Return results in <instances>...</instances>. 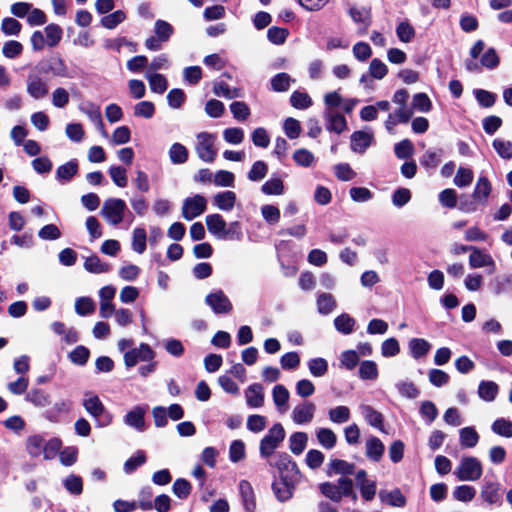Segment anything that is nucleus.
<instances>
[{"label":"nucleus","mask_w":512,"mask_h":512,"mask_svg":"<svg viewBox=\"0 0 512 512\" xmlns=\"http://www.w3.org/2000/svg\"><path fill=\"white\" fill-rule=\"evenodd\" d=\"M83 407L94 418L99 427H106L112 423V415L106 410L99 397L91 392H86L83 399Z\"/></svg>","instance_id":"obj_1"},{"label":"nucleus","mask_w":512,"mask_h":512,"mask_svg":"<svg viewBox=\"0 0 512 512\" xmlns=\"http://www.w3.org/2000/svg\"><path fill=\"white\" fill-rule=\"evenodd\" d=\"M269 465L278 470L280 479L285 481L298 482L300 479V471L295 461L287 453H279L269 461Z\"/></svg>","instance_id":"obj_2"},{"label":"nucleus","mask_w":512,"mask_h":512,"mask_svg":"<svg viewBox=\"0 0 512 512\" xmlns=\"http://www.w3.org/2000/svg\"><path fill=\"white\" fill-rule=\"evenodd\" d=\"M285 430L281 423H275L262 438L259 445V452L262 458H269L284 441Z\"/></svg>","instance_id":"obj_3"},{"label":"nucleus","mask_w":512,"mask_h":512,"mask_svg":"<svg viewBox=\"0 0 512 512\" xmlns=\"http://www.w3.org/2000/svg\"><path fill=\"white\" fill-rule=\"evenodd\" d=\"M127 210L128 208L124 200L108 198L104 201L100 213L109 224L116 226L124 220Z\"/></svg>","instance_id":"obj_4"},{"label":"nucleus","mask_w":512,"mask_h":512,"mask_svg":"<svg viewBox=\"0 0 512 512\" xmlns=\"http://www.w3.org/2000/svg\"><path fill=\"white\" fill-rule=\"evenodd\" d=\"M483 473L481 462L473 456L463 457L454 474L460 481H476Z\"/></svg>","instance_id":"obj_5"},{"label":"nucleus","mask_w":512,"mask_h":512,"mask_svg":"<svg viewBox=\"0 0 512 512\" xmlns=\"http://www.w3.org/2000/svg\"><path fill=\"white\" fill-rule=\"evenodd\" d=\"M196 139L195 150L198 157L207 163L214 162L217 156V150L214 147L216 136L208 132H201L197 134Z\"/></svg>","instance_id":"obj_6"},{"label":"nucleus","mask_w":512,"mask_h":512,"mask_svg":"<svg viewBox=\"0 0 512 512\" xmlns=\"http://www.w3.org/2000/svg\"><path fill=\"white\" fill-rule=\"evenodd\" d=\"M42 75L37 69L33 68L26 79L27 94L34 100L44 99L49 93L48 83Z\"/></svg>","instance_id":"obj_7"},{"label":"nucleus","mask_w":512,"mask_h":512,"mask_svg":"<svg viewBox=\"0 0 512 512\" xmlns=\"http://www.w3.org/2000/svg\"><path fill=\"white\" fill-rule=\"evenodd\" d=\"M34 68L43 75L51 74L56 77H68L67 65L60 56H52L42 60Z\"/></svg>","instance_id":"obj_8"},{"label":"nucleus","mask_w":512,"mask_h":512,"mask_svg":"<svg viewBox=\"0 0 512 512\" xmlns=\"http://www.w3.org/2000/svg\"><path fill=\"white\" fill-rule=\"evenodd\" d=\"M155 352L146 344L141 343L137 348H131L124 353V363L127 368L134 367L138 362H150L155 358Z\"/></svg>","instance_id":"obj_9"},{"label":"nucleus","mask_w":512,"mask_h":512,"mask_svg":"<svg viewBox=\"0 0 512 512\" xmlns=\"http://www.w3.org/2000/svg\"><path fill=\"white\" fill-rule=\"evenodd\" d=\"M205 303L215 314H227L233 309V305L227 295L220 289L215 290L205 297Z\"/></svg>","instance_id":"obj_10"},{"label":"nucleus","mask_w":512,"mask_h":512,"mask_svg":"<svg viewBox=\"0 0 512 512\" xmlns=\"http://www.w3.org/2000/svg\"><path fill=\"white\" fill-rule=\"evenodd\" d=\"M206 206L207 200L204 196L196 194L193 197H188L182 205V216L188 221L193 220L206 210Z\"/></svg>","instance_id":"obj_11"},{"label":"nucleus","mask_w":512,"mask_h":512,"mask_svg":"<svg viewBox=\"0 0 512 512\" xmlns=\"http://www.w3.org/2000/svg\"><path fill=\"white\" fill-rule=\"evenodd\" d=\"M316 411V405L311 401H303L296 405L292 411L291 418L297 425L310 423Z\"/></svg>","instance_id":"obj_12"},{"label":"nucleus","mask_w":512,"mask_h":512,"mask_svg":"<svg viewBox=\"0 0 512 512\" xmlns=\"http://www.w3.org/2000/svg\"><path fill=\"white\" fill-rule=\"evenodd\" d=\"M323 118L325 121V128L329 132L341 134L347 130L346 118L337 111H323Z\"/></svg>","instance_id":"obj_13"},{"label":"nucleus","mask_w":512,"mask_h":512,"mask_svg":"<svg viewBox=\"0 0 512 512\" xmlns=\"http://www.w3.org/2000/svg\"><path fill=\"white\" fill-rule=\"evenodd\" d=\"M413 115V109L409 107H399L394 112L389 113L385 121V128L389 134L395 133V127L400 123H408Z\"/></svg>","instance_id":"obj_14"},{"label":"nucleus","mask_w":512,"mask_h":512,"mask_svg":"<svg viewBox=\"0 0 512 512\" xmlns=\"http://www.w3.org/2000/svg\"><path fill=\"white\" fill-rule=\"evenodd\" d=\"M355 479L361 496L366 501H371L376 495V482L367 478V472L360 469L355 474Z\"/></svg>","instance_id":"obj_15"},{"label":"nucleus","mask_w":512,"mask_h":512,"mask_svg":"<svg viewBox=\"0 0 512 512\" xmlns=\"http://www.w3.org/2000/svg\"><path fill=\"white\" fill-rule=\"evenodd\" d=\"M469 266L472 269L489 267L490 273H493L496 269V264L492 256L476 246L473 247L469 256Z\"/></svg>","instance_id":"obj_16"},{"label":"nucleus","mask_w":512,"mask_h":512,"mask_svg":"<svg viewBox=\"0 0 512 512\" xmlns=\"http://www.w3.org/2000/svg\"><path fill=\"white\" fill-rule=\"evenodd\" d=\"M480 496L489 505H500L502 502V489L500 483L493 481L485 482L482 486Z\"/></svg>","instance_id":"obj_17"},{"label":"nucleus","mask_w":512,"mask_h":512,"mask_svg":"<svg viewBox=\"0 0 512 512\" xmlns=\"http://www.w3.org/2000/svg\"><path fill=\"white\" fill-rule=\"evenodd\" d=\"M374 141L373 133L366 131H355L350 137V148L353 152L363 154Z\"/></svg>","instance_id":"obj_18"},{"label":"nucleus","mask_w":512,"mask_h":512,"mask_svg":"<svg viewBox=\"0 0 512 512\" xmlns=\"http://www.w3.org/2000/svg\"><path fill=\"white\" fill-rule=\"evenodd\" d=\"M72 403L70 400L61 399L43 413V417L51 423H58L61 417L68 414L71 410Z\"/></svg>","instance_id":"obj_19"},{"label":"nucleus","mask_w":512,"mask_h":512,"mask_svg":"<svg viewBox=\"0 0 512 512\" xmlns=\"http://www.w3.org/2000/svg\"><path fill=\"white\" fill-rule=\"evenodd\" d=\"M145 409L141 406H135L124 416V423L139 432H143L145 425Z\"/></svg>","instance_id":"obj_20"},{"label":"nucleus","mask_w":512,"mask_h":512,"mask_svg":"<svg viewBox=\"0 0 512 512\" xmlns=\"http://www.w3.org/2000/svg\"><path fill=\"white\" fill-rule=\"evenodd\" d=\"M359 410L365 421L371 425L379 429L380 431H384V417L382 413L375 410L372 406L367 404H361L359 406Z\"/></svg>","instance_id":"obj_21"},{"label":"nucleus","mask_w":512,"mask_h":512,"mask_svg":"<svg viewBox=\"0 0 512 512\" xmlns=\"http://www.w3.org/2000/svg\"><path fill=\"white\" fill-rule=\"evenodd\" d=\"M385 446L383 442L376 436H370L365 443V455L373 461L379 462L384 454Z\"/></svg>","instance_id":"obj_22"},{"label":"nucleus","mask_w":512,"mask_h":512,"mask_svg":"<svg viewBox=\"0 0 512 512\" xmlns=\"http://www.w3.org/2000/svg\"><path fill=\"white\" fill-rule=\"evenodd\" d=\"M295 481H285L284 479H280L278 481H274L272 483V490L280 502H286L293 496V491L295 488Z\"/></svg>","instance_id":"obj_23"},{"label":"nucleus","mask_w":512,"mask_h":512,"mask_svg":"<svg viewBox=\"0 0 512 512\" xmlns=\"http://www.w3.org/2000/svg\"><path fill=\"white\" fill-rule=\"evenodd\" d=\"M245 398L247 405L251 408H260L264 404L263 386L254 383L245 390Z\"/></svg>","instance_id":"obj_24"},{"label":"nucleus","mask_w":512,"mask_h":512,"mask_svg":"<svg viewBox=\"0 0 512 512\" xmlns=\"http://www.w3.org/2000/svg\"><path fill=\"white\" fill-rule=\"evenodd\" d=\"M239 492L245 511L254 512L256 508L255 494L251 484L247 480L240 481Z\"/></svg>","instance_id":"obj_25"},{"label":"nucleus","mask_w":512,"mask_h":512,"mask_svg":"<svg viewBox=\"0 0 512 512\" xmlns=\"http://www.w3.org/2000/svg\"><path fill=\"white\" fill-rule=\"evenodd\" d=\"M492 191L490 181L485 176H480L476 182L472 197L479 204H486Z\"/></svg>","instance_id":"obj_26"},{"label":"nucleus","mask_w":512,"mask_h":512,"mask_svg":"<svg viewBox=\"0 0 512 512\" xmlns=\"http://www.w3.org/2000/svg\"><path fill=\"white\" fill-rule=\"evenodd\" d=\"M289 397V391L284 385L277 384L274 386L272 390V398L279 413L283 414L288 410Z\"/></svg>","instance_id":"obj_27"},{"label":"nucleus","mask_w":512,"mask_h":512,"mask_svg":"<svg viewBox=\"0 0 512 512\" xmlns=\"http://www.w3.org/2000/svg\"><path fill=\"white\" fill-rule=\"evenodd\" d=\"M236 203V194L227 190L219 192L213 197V204L222 211H231Z\"/></svg>","instance_id":"obj_28"},{"label":"nucleus","mask_w":512,"mask_h":512,"mask_svg":"<svg viewBox=\"0 0 512 512\" xmlns=\"http://www.w3.org/2000/svg\"><path fill=\"white\" fill-rule=\"evenodd\" d=\"M205 220L209 233L217 239H221L227 226L224 218L220 214H210L206 216Z\"/></svg>","instance_id":"obj_29"},{"label":"nucleus","mask_w":512,"mask_h":512,"mask_svg":"<svg viewBox=\"0 0 512 512\" xmlns=\"http://www.w3.org/2000/svg\"><path fill=\"white\" fill-rule=\"evenodd\" d=\"M355 471V465L341 459H333L330 461L327 474L331 476L333 474L340 475H352Z\"/></svg>","instance_id":"obj_30"},{"label":"nucleus","mask_w":512,"mask_h":512,"mask_svg":"<svg viewBox=\"0 0 512 512\" xmlns=\"http://www.w3.org/2000/svg\"><path fill=\"white\" fill-rule=\"evenodd\" d=\"M409 351L414 359H420L427 355L431 349V344L423 338H412L408 343Z\"/></svg>","instance_id":"obj_31"},{"label":"nucleus","mask_w":512,"mask_h":512,"mask_svg":"<svg viewBox=\"0 0 512 512\" xmlns=\"http://www.w3.org/2000/svg\"><path fill=\"white\" fill-rule=\"evenodd\" d=\"M328 418L333 424H344L351 418V411L348 406L339 405L328 410Z\"/></svg>","instance_id":"obj_32"},{"label":"nucleus","mask_w":512,"mask_h":512,"mask_svg":"<svg viewBox=\"0 0 512 512\" xmlns=\"http://www.w3.org/2000/svg\"><path fill=\"white\" fill-rule=\"evenodd\" d=\"M84 268L90 273L101 274L110 271L111 266L103 262L97 255H91L84 261Z\"/></svg>","instance_id":"obj_33"},{"label":"nucleus","mask_w":512,"mask_h":512,"mask_svg":"<svg viewBox=\"0 0 512 512\" xmlns=\"http://www.w3.org/2000/svg\"><path fill=\"white\" fill-rule=\"evenodd\" d=\"M78 172V163L76 160H71L56 170V179L60 182H69Z\"/></svg>","instance_id":"obj_34"},{"label":"nucleus","mask_w":512,"mask_h":512,"mask_svg":"<svg viewBox=\"0 0 512 512\" xmlns=\"http://www.w3.org/2000/svg\"><path fill=\"white\" fill-rule=\"evenodd\" d=\"M145 78L148 80L150 89L154 93L163 94L167 90L168 82L162 74L147 71Z\"/></svg>","instance_id":"obj_35"},{"label":"nucleus","mask_w":512,"mask_h":512,"mask_svg":"<svg viewBox=\"0 0 512 512\" xmlns=\"http://www.w3.org/2000/svg\"><path fill=\"white\" fill-rule=\"evenodd\" d=\"M356 321L347 313H342L334 319L335 329L344 334L349 335L354 331Z\"/></svg>","instance_id":"obj_36"},{"label":"nucleus","mask_w":512,"mask_h":512,"mask_svg":"<svg viewBox=\"0 0 512 512\" xmlns=\"http://www.w3.org/2000/svg\"><path fill=\"white\" fill-rule=\"evenodd\" d=\"M379 497L382 502L393 507H403L406 504V498L399 489H394L389 492L380 491Z\"/></svg>","instance_id":"obj_37"},{"label":"nucleus","mask_w":512,"mask_h":512,"mask_svg":"<svg viewBox=\"0 0 512 512\" xmlns=\"http://www.w3.org/2000/svg\"><path fill=\"white\" fill-rule=\"evenodd\" d=\"M316 438L319 444L327 450L333 449L337 443V436L330 428L317 429Z\"/></svg>","instance_id":"obj_38"},{"label":"nucleus","mask_w":512,"mask_h":512,"mask_svg":"<svg viewBox=\"0 0 512 512\" xmlns=\"http://www.w3.org/2000/svg\"><path fill=\"white\" fill-rule=\"evenodd\" d=\"M498 390L499 387L495 382L481 381L478 387V395L482 400L492 402L495 400Z\"/></svg>","instance_id":"obj_39"},{"label":"nucleus","mask_w":512,"mask_h":512,"mask_svg":"<svg viewBox=\"0 0 512 512\" xmlns=\"http://www.w3.org/2000/svg\"><path fill=\"white\" fill-rule=\"evenodd\" d=\"M308 435L305 432H294L289 438V449L295 455H300L306 448Z\"/></svg>","instance_id":"obj_40"},{"label":"nucleus","mask_w":512,"mask_h":512,"mask_svg":"<svg viewBox=\"0 0 512 512\" xmlns=\"http://www.w3.org/2000/svg\"><path fill=\"white\" fill-rule=\"evenodd\" d=\"M26 400L37 407H46L51 403L50 395L42 389H31L27 395Z\"/></svg>","instance_id":"obj_41"},{"label":"nucleus","mask_w":512,"mask_h":512,"mask_svg":"<svg viewBox=\"0 0 512 512\" xmlns=\"http://www.w3.org/2000/svg\"><path fill=\"white\" fill-rule=\"evenodd\" d=\"M460 444L466 448H473L479 441V434L474 427H464L459 431Z\"/></svg>","instance_id":"obj_42"},{"label":"nucleus","mask_w":512,"mask_h":512,"mask_svg":"<svg viewBox=\"0 0 512 512\" xmlns=\"http://www.w3.org/2000/svg\"><path fill=\"white\" fill-rule=\"evenodd\" d=\"M295 80L285 72L276 74L270 81L271 88L275 92H286L290 89L291 83Z\"/></svg>","instance_id":"obj_43"},{"label":"nucleus","mask_w":512,"mask_h":512,"mask_svg":"<svg viewBox=\"0 0 512 512\" xmlns=\"http://www.w3.org/2000/svg\"><path fill=\"white\" fill-rule=\"evenodd\" d=\"M44 36L49 47H56L63 36V30L58 24L51 23L44 29Z\"/></svg>","instance_id":"obj_44"},{"label":"nucleus","mask_w":512,"mask_h":512,"mask_svg":"<svg viewBox=\"0 0 512 512\" xmlns=\"http://www.w3.org/2000/svg\"><path fill=\"white\" fill-rule=\"evenodd\" d=\"M45 438L42 435L36 434L29 436L26 442V450L32 457H38L43 454Z\"/></svg>","instance_id":"obj_45"},{"label":"nucleus","mask_w":512,"mask_h":512,"mask_svg":"<svg viewBox=\"0 0 512 512\" xmlns=\"http://www.w3.org/2000/svg\"><path fill=\"white\" fill-rule=\"evenodd\" d=\"M147 233L144 228L136 227L132 233V249L138 254H143L146 250Z\"/></svg>","instance_id":"obj_46"},{"label":"nucleus","mask_w":512,"mask_h":512,"mask_svg":"<svg viewBox=\"0 0 512 512\" xmlns=\"http://www.w3.org/2000/svg\"><path fill=\"white\" fill-rule=\"evenodd\" d=\"M336 308V301L332 294L321 293L317 297V309L320 314L328 315Z\"/></svg>","instance_id":"obj_47"},{"label":"nucleus","mask_w":512,"mask_h":512,"mask_svg":"<svg viewBox=\"0 0 512 512\" xmlns=\"http://www.w3.org/2000/svg\"><path fill=\"white\" fill-rule=\"evenodd\" d=\"M349 15L353 19L354 22L363 25V29L360 30L361 33H365L368 26L370 25V12L365 8H356L352 7L349 9Z\"/></svg>","instance_id":"obj_48"},{"label":"nucleus","mask_w":512,"mask_h":512,"mask_svg":"<svg viewBox=\"0 0 512 512\" xmlns=\"http://www.w3.org/2000/svg\"><path fill=\"white\" fill-rule=\"evenodd\" d=\"M169 157L172 163L183 164L188 159V150L184 145L174 143L169 149Z\"/></svg>","instance_id":"obj_49"},{"label":"nucleus","mask_w":512,"mask_h":512,"mask_svg":"<svg viewBox=\"0 0 512 512\" xmlns=\"http://www.w3.org/2000/svg\"><path fill=\"white\" fill-rule=\"evenodd\" d=\"M290 104L296 109H307L312 106L311 97L306 92L294 91L290 96Z\"/></svg>","instance_id":"obj_50"},{"label":"nucleus","mask_w":512,"mask_h":512,"mask_svg":"<svg viewBox=\"0 0 512 512\" xmlns=\"http://www.w3.org/2000/svg\"><path fill=\"white\" fill-rule=\"evenodd\" d=\"M359 376L363 380H375L378 377V367L374 361L365 360L360 363Z\"/></svg>","instance_id":"obj_51"},{"label":"nucleus","mask_w":512,"mask_h":512,"mask_svg":"<svg viewBox=\"0 0 512 512\" xmlns=\"http://www.w3.org/2000/svg\"><path fill=\"white\" fill-rule=\"evenodd\" d=\"M492 431L500 436L511 438L512 437V421L505 418L496 419L492 426Z\"/></svg>","instance_id":"obj_52"},{"label":"nucleus","mask_w":512,"mask_h":512,"mask_svg":"<svg viewBox=\"0 0 512 512\" xmlns=\"http://www.w3.org/2000/svg\"><path fill=\"white\" fill-rule=\"evenodd\" d=\"M261 191L266 195H282L284 193L283 181L273 177L262 185Z\"/></svg>","instance_id":"obj_53"},{"label":"nucleus","mask_w":512,"mask_h":512,"mask_svg":"<svg viewBox=\"0 0 512 512\" xmlns=\"http://www.w3.org/2000/svg\"><path fill=\"white\" fill-rule=\"evenodd\" d=\"M89 356H90L89 349L82 345L77 346L68 355L70 361L73 364L79 365V366H84L87 363Z\"/></svg>","instance_id":"obj_54"},{"label":"nucleus","mask_w":512,"mask_h":512,"mask_svg":"<svg viewBox=\"0 0 512 512\" xmlns=\"http://www.w3.org/2000/svg\"><path fill=\"white\" fill-rule=\"evenodd\" d=\"M473 171L469 168L459 167L454 177V184L459 188L469 186L473 181Z\"/></svg>","instance_id":"obj_55"},{"label":"nucleus","mask_w":512,"mask_h":512,"mask_svg":"<svg viewBox=\"0 0 512 512\" xmlns=\"http://www.w3.org/2000/svg\"><path fill=\"white\" fill-rule=\"evenodd\" d=\"M126 19V14L122 10H117L111 14L104 16L101 19V25L107 29H114L120 23L124 22Z\"/></svg>","instance_id":"obj_56"},{"label":"nucleus","mask_w":512,"mask_h":512,"mask_svg":"<svg viewBox=\"0 0 512 512\" xmlns=\"http://www.w3.org/2000/svg\"><path fill=\"white\" fill-rule=\"evenodd\" d=\"M109 175L114 184L120 188L126 187L128 183L127 170L122 166H111Z\"/></svg>","instance_id":"obj_57"},{"label":"nucleus","mask_w":512,"mask_h":512,"mask_svg":"<svg viewBox=\"0 0 512 512\" xmlns=\"http://www.w3.org/2000/svg\"><path fill=\"white\" fill-rule=\"evenodd\" d=\"M95 307V302L90 297H79L75 301V311L81 316L93 313Z\"/></svg>","instance_id":"obj_58"},{"label":"nucleus","mask_w":512,"mask_h":512,"mask_svg":"<svg viewBox=\"0 0 512 512\" xmlns=\"http://www.w3.org/2000/svg\"><path fill=\"white\" fill-rule=\"evenodd\" d=\"M146 462V455L145 452L142 450H138L133 456H131L126 462L124 463V471L127 474H131L134 472L138 467L143 465Z\"/></svg>","instance_id":"obj_59"},{"label":"nucleus","mask_w":512,"mask_h":512,"mask_svg":"<svg viewBox=\"0 0 512 512\" xmlns=\"http://www.w3.org/2000/svg\"><path fill=\"white\" fill-rule=\"evenodd\" d=\"M308 368L314 377H322L328 370V362L321 357L313 358L308 361Z\"/></svg>","instance_id":"obj_60"},{"label":"nucleus","mask_w":512,"mask_h":512,"mask_svg":"<svg viewBox=\"0 0 512 512\" xmlns=\"http://www.w3.org/2000/svg\"><path fill=\"white\" fill-rule=\"evenodd\" d=\"M473 93L479 105L485 108L492 107L497 99L496 94L484 89H475Z\"/></svg>","instance_id":"obj_61"},{"label":"nucleus","mask_w":512,"mask_h":512,"mask_svg":"<svg viewBox=\"0 0 512 512\" xmlns=\"http://www.w3.org/2000/svg\"><path fill=\"white\" fill-rule=\"evenodd\" d=\"M235 176L227 170H219L213 177V183L218 187H234Z\"/></svg>","instance_id":"obj_62"},{"label":"nucleus","mask_w":512,"mask_h":512,"mask_svg":"<svg viewBox=\"0 0 512 512\" xmlns=\"http://www.w3.org/2000/svg\"><path fill=\"white\" fill-rule=\"evenodd\" d=\"M397 37L401 42L409 43L415 36V29L407 21H402L396 27Z\"/></svg>","instance_id":"obj_63"},{"label":"nucleus","mask_w":512,"mask_h":512,"mask_svg":"<svg viewBox=\"0 0 512 512\" xmlns=\"http://www.w3.org/2000/svg\"><path fill=\"white\" fill-rule=\"evenodd\" d=\"M293 160L299 166L310 167L314 163L315 157L309 150L301 148L293 153Z\"/></svg>","instance_id":"obj_64"}]
</instances>
